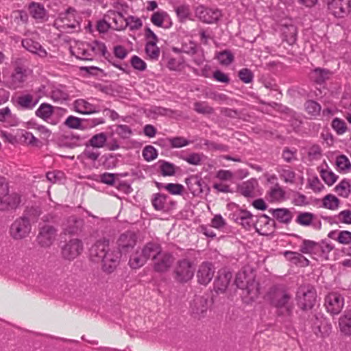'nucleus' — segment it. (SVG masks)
Listing matches in <instances>:
<instances>
[{"instance_id":"1","label":"nucleus","mask_w":351,"mask_h":351,"mask_svg":"<svg viewBox=\"0 0 351 351\" xmlns=\"http://www.w3.org/2000/svg\"><path fill=\"white\" fill-rule=\"evenodd\" d=\"M90 256L94 261L102 263V269L108 274L112 273L119 264L121 253L109 247V240L97 241L90 249Z\"/></svg>"},{"instance_id":"2","label":"nucleus","mask_w":351,"mask_h":351,"mask_svg":"<svg viewBox=\"0 0 351 351\" xmlns=\"http://www.w3.org/2000/svg\"><path fill=\"white\" fill-rule=\"evenodd\" d=\"M237 287L243 290V295L249 296L251 300L256 298L259 294V285L255 280V275L252 271H239L234 280Z\"/></svg>"},{"instance_id":"3","label":"nucleus","mask_w":351,"mask_h":351,"mask_svg":"<svg viewBox=\"0 0 351 351\" xmlns=\"http://www.w3.org/2000/svg\"><path fill=\"white\" fill-rule=\"evenodd\" d=\"M267 296L270 302L274 306L277 308L285 307L287 315H291L293 306H287L291 298V295L284 286L276 285L271 287Z\"/></svg>"},{"instance_id":"4","label":"nucleus","mask_w":351,"mask_h":351,"mask_svg":"<svg viewBox=\"0 0 351 351\" xmlns=\"http://www.w3.org/2000/svg\"><path fill=\"white\" fill-rule=\"evenodd\" d=\"M296 301L298 306L302 311L311 310L317 301L315 288L310 284L301 285L296 293Z\"/></svg>"},{"instance_id":"5","label":"nucleus","mask_w":351,"mask_h":351,"mask_svg":"<svg viewBox=\"0 0 351 351\" xmlns=\"http://www.w3.org/2000/svg\"><path fill=\"white\" fill-rule=\"evenodd\" d=\"M32 230V224L29 219L26 216L17 218L10 228V237L16 241L27 238Z\"/></svg>"},{"instance_id":"6","label":"nucleus","mask_w":351,"mask_h":351,"mask_svg":"<svg viewBox=\"0 0 351 351\" xmlns=\"http://www.w3.org/2000/svg\"><path fill=\"white\" fill-rule=\"evenodd\" d=\"M58 230L50 224L39 225L38 233L36 241L37 244L43 248L51 247L56 239Z\"/></svg>"},{"instance_id":"7","label":"nucleus","mask_w":351,"mask_h":351,"mask_svg":"<svg viewBox=\"0 0 351 351\" xmlns=\"http://www.w3.org/2000/svg\"><path fill=\"white\" fill-rule=\"evenodd\" d=\"M84 250L82 240L75 238L65 242L61 247V256L65 261H71L78 257Z\"/></svg>"},{"instance_id":"8","label":"nucleus","mask_w":351,"mask_h":351,"mask_svg":"<svg viewBox=\"0 0 351 351\" xmlns=\"http://www.w3.org/2000/svg\"><path fill=\"white\" fill-rule=\"evenodd\" d=\"M194 266L188 259H182L177 262L174 269V278L179 282H186L194 275Z\"/></svg>"},{"instance_id":"9","label":"nucleus","mask_w":351,"mask_h":351,"mask_svg":"<svg viewBox=\"0 0 351 351\" xmlns=\"http://www.w3.org/2000/svg\"><path fill=\"white\" fill-rule=\"evenodd\" d=\"M195 14L202 23L212 24L217 23L221 17V12L219 9H213L202 5L195 10Z\"/></svg>"},{"instance_id":"10","label":"nucleus","mask_w":351,"mask_h":351,"mask_svg":"<svg viewBox=\"0 0 351 351\" xmlns=\"http://www.w3.org/2000/svg\"><path fill=\"white\" fill-rule=\"evenodd\" d=\"M137 235L132 231H126L120 234L117 244L121 254L130 252L136 245Z\"/></svg>"},{"instance_id":"11","label":"nucleus","mask_w":351,"mask_h":351,"mask_svg":"<svg viewBox=\"0 0 351 351\" xmlns=\"http://www.w3.org/2000/svg\"><path fill=\"white\" fill-rule=\"evenodd\" d=\"M344 305V298L339 293L332 292L326 295L325 306L327 311L332 315L339 314Z\"/></svg>"},{"instance_id":"12","label":"nucleus","mask_w":351,"mask_h":351,"mask_svg":"<svg viewBox=\"0 0 351 351\" xmlns=\"http://www.w3.org/2000/svg\"><path fill=\"white\" fill-rule=\"evenodd\" d=\"M276 223L266 215L255 216L254 226L256 231L261 235L267 236L274 231Z\"/></svg>"},{"instance_id":"13","label":"nucleus","mask_w":351,"mask_h":351,"mask_svg":"<svg viewBox=\"0 0 351 351\" xmlns=\"http://www.w3.org/2000/svg\"><path fill=\"white\" fill-rule=\"evenodd\" d=\"M215 273V268L210 262L202 263L197 272V281L201 285H206L213 279Z\"/></svg>"},{"instance_id":"14","label":"nucleus","mask_w":351,"mask_h":351,"mask_svg":"<svg viewBox=\"0 0 351 351\" xmlns=\"http://www.w3.org/2000/svg\"><path fill=\"white\" fill-rule=\"evenodd\" d=\"M84 226V221L83 219L75 216H71L64 223L63 231L66 234H79L83 231Z\"/></svg>"},{"instance_id":"15","label":"nucleus","mask_w":351,"mask_h":351,"mask_svg":"<svg viewBox=\"0 0 351 351\" xmlns=\"http://www.w3.org/2000/svg\"><path fill=\"white\" fill-rule=\"evenodd\" d=\"M310 323L312 326L317 330L315 333L322 337L328 335L330 330V326L328 324L326 319L322 313H314L310 319Z\"/></svg>"},{"instance_id":"16","label":"nucleus","mask_w":351,"mask_h":351,"mask_svg":"<svg viewBox=\"0 0 351 351\" xmlns=\"http://www.w3.org/2000/svg\"><path fill=\"white\" fill-rule=\"evenodd\" d=\"M173 261L174 258L171 254L161 252L154 261V269L157 272H165L169 270Z\"/></svg>"},{"instance_id":"17","label":"nucleus","mask_w":351,"mask_h":351,"mask_svg":"<svg viewBox=\"0 0 351 351\" xmlns=\"http://www.w3.org/2000/svg\"><path fill=\"white\" fill-rule=\"evenodd\" d=\"M232 274L227 269L219 270L217 278L214 282V289L217 292L223 293L228 288L232 280Z\"/></svg>"},{"instance_id":"18","label":"nucleus","mask_w":351,"mask_h":351,"mask_svg":"<svg viewBox=\"0 0 351 351\" xmlns=\"http://www.w3.org/2000/svg\"><path fill=\"white\" fill-rule=\"evenodd\" d=\"M26 77L27 70L21 66H16L11 75L8 87L14 90L21 88L26 80Z\"/></svg>"},{"instance_id":"19","label":"nucleus","mask_w":351,"mask_h":351,"mask_svg":"<svg viewBox=\"0 0 351 351\" xmlns=\"http://www.w3.org/2000/svg\"><path fill=\"white\" fill-rule=\"evenodd\" d=\"M233 219L247 230L254 226L255 216L247 210H241L238 213L233 214Z\"/></svg>"},{"instance_id":"20","label":"nucleus","mask_w":351,"mask_h":351,"mask_svg":"<svg viewBox=\"0 0 351 351\" xmlns=\"http://www.w3.org/2000/svg\"><path fill=\"white\" fill-rule=\"evenodd\" d=\"M191 309L195 317L204 316L208 309V300L204 296H195L191 304Z\"/></svg>"},{"instance_id":"21","label":"nucleus","mask_w":351,"mask_h":351,"mask_svg":"<svg viewBox=\"0 0 351 351\" xmlns=\"http://www.w3.org/2000/svg\"><path fill=\"white\" fill-rule=\"evenodd\" d=\"M20 202L21 198L17 193H13L10 194L8 192L7 195L0 198V210L16 208L20 204Z\"/></svg>"},{"instance_id":"22","label":"nucleus","mask_w":351,"mask_h":351,"mask_svg":"<svg viewBox=\"0 0 351 351\" xmlns=\"http://www.w3.org/2000/svg\"><path fill=\"white\" fill-rule=\"evenodd\" d=\"M185 183L193 195H199L203 193V186L205 183L197 176H191L185 179Z\"/></svg>"},{"instance_id":"23","label":"nucleus","mask_w":351,"mask_h":351,"mask_svg":"<svg viewBox=\"0 0 351 351\" xmlns=\"http://www.w3.org/2000/svg\"><path fill=\"white\" fill-rule=\"evenodd\" d=\"M330 12L338 18H342L348 14V11L345 9V2L343 0H325Z\"/></svg>"},{"instance_id":"24","label":"nucleus","mask_w":351,"mask_h":351,"mask_svg":"<svg viewBox=\"0 0 351 351\" xmlns=\"http://www.w3.org/2000/svg\"><path fill=\"white\" fill-rule=\"evenodd\" d=\"M22 46L31 53L37 54L41 58L46 57L47 53L40 44L32 39H25L22 41Z\"/></svg>"},{"instance_id":"25","label":"nucleus","mask_w":351,"mask_h":351,"mask_svg":"<svg viewBox=\"0 0 351 351\" xmlns=\"http://www.w3.org/2000/svg\"><path fill=\"white\" fill-rule=\"evenodd\" d=\"M340 332L345 336H351V310H346L339 319Z\"/></svg>"},{"instance_id":"26","label":"nucleus","mask_w":351,"mask_h":351,"mask_svg":"<svg viewBox=\"0 0 351 351\" xmlns=\"http://www.w3.org/2000/svg\"><path fill=\"white\" fill-rule=\"evenodd\" d=\"M75 108L77 112L84 114L97 113L100 111L99 108L84 99L76 100L75 101Z\"/></svg>"},{"instance_id":"27","label":"nucleus","mask_w":351,"mask_h":351,"mask_svg":"<svg viewBox=\"0 0 351 351\" xmlns=\"http://www.w3.org/2000/svg\"><path fill=\"white\" fill-rule=\"evenodd\" d=\"M269 211L280 223L288 224L292 220L293 214L288 208H271Z\"/></svg>"},{"instance_id":"28","label":"nucleus","mask_w":351,"mask_h":351,"mask_svg":"<svg viewBox=\"0 0 351 351\" xmlns=\"http://www.w3.org/2000/svg\"><path fill=\"white\" fill-rule=\"evenodd\" d=\"M162 252L161 247L159 244L154 242L147 243L141 250V252L145 258L146 261L149 258H152L154 261L156 256Z\"/></svg>"},{"instance_id":"29","label":"nucleus","mask_w":351,"mask_h":351,"mask_svg":"<svg viewBox=\"0 0 351 351\" xmlns=\"http://www.w3.org/2000/svg\"><path fill=\"white\" fill-rule=\"evenodd\" d=\"M257 185V180L252 178L243 182L241 185L239 186L238 189L240 193L243 196L246 197H253L254 189Z\"/></svg>"},{"instance_id":"30","label":"nucleus","mask_w":351,"mask_h":351,"mask_svg":"<svg viewBox=\"0 0 351 351\" xmlns=\"http://www.w3.org/2000/svg\"><path fill=\"white\" fill-rule=\"evenodd\" d=\"M285 256L293 264L299 265L302 267L308 266L310 263L309 261L299 252L286 251Z\"/></svg>"},{"instance_id":"31","label":"nucleus","mask_w":351,"mask_h":351,"mask_svg":"<svg viewBox=\"0 0 351 351\" xmlns=\"http://www.w3.org/2000/svg\"><path fill=\"white\" fill-rule=\"evenodd\" d=\"M318 242L304 239L300 245V251L303 254H308L311 256H318Z\"/></svg>"},{"instance_id":"32","label":"nucleus","mask_w":351,"mask_h":351,"mask_svg":"<svg viewBox=\"0 0 351 351\" xmlns=\"http://www.w3.org/2000/svg\"><path fill=\"white\" fill-rule=\"evenodd\" d=\"M39 98L34 99L30 94L19 96L17 99L18 105L23 109H32L38 102Z\"/></svg>"},{"instance_id":"33","label":"nucleus","mask_w":351,"mask_h":351,"mask_svg":"<svg viewBox=\"0 0 351 351\" xmlns=\"http://www.w3.org/2000/svg\"><path fill=\"white\" fill-rule=\"evenodd\" d=\"M167 195L162 193H156L154 195L152 200V205L156 210H162L167 212L169 207L167 204Z\"/></svg>"},{"instance_id":"34","label":"nucleus","mask_w":351,"mask_h":351,"mask_svg":"<svg viewBox=\"0 0 351 351\" xmlns=\"http://www.w3.org/2000/svg\"><path fill=\"white\" fill-rule=\"evenodd\" d=\"M107 141V135L104 132H101L93 135L88 143H86V147L91 146L94 148H101L106 145Z\"/></svg>"},{"instance_id":"35","label":"nucleus","mask_w":351,"mask_h":351,"mask_svg":"<svg viewBox=\"0 0 351 351\" xmlns=\"http://www.w3.org/2000/svg\"><path fill=\"white\" fill-rule=\"evenodd\" d=\"M330 74L328 69L316 68L311 73V78L316 84H322L329 78Z\"/></svg>"},{"instance_id":"36","label":"nucleus","mask_w":351,"mask_h":351,"mask_svg":"<svg viewBox=\"0 0 351 351\" xmlns=\"http://www.w3.org/2000/svg\"><path fill=\"white\" fill-rule=\"evenodd\" d=\"M53 113V106L47 104L43 103L36 111V115L44 121H48Z\"/></svg>"},{"instance_id":"37","label":"nucleus","mask_w":351,"mask_h":351,"mask_svg":"<svg viewBox=\"0 0 351 351\" xmlns=\"http://www.w3.org/2000/svg\"><path fill=\"white\" fill-rule=\"evenodd\" d=\"M143 26V22L140 18L134 16H129L125 19L124 26L121 25L119 29H125L129 27L131 31L138 30Z\"/></svg>"},{"instance_id":"38","label":"nucleus","mask_w":351,"mask_h":351,"mask_svg":"<svg viewBox=\"0 0 351 351\" xmlns=\"http://www.w3.org/2000/svg\"><path fill=\"white\" fill-rule=\"evenodd\" d=\"M282 34L284 39L289 45H292L296 41L297 36V28L293 25H286L282 29Z\"/></svg>"},{"instance_id":"39","label":"nucleus","mask_w":351,"mask_h":351,"mask_svg":"<svg viewBox=\"0 0 351 351\" xmlns=\"http://www.w3.org/2000/svg\"><path fill=\"white\" fill-rule=\"evenodd\" d=\"M335 191L339 196L344 198L348 197L351 193V185L349 180L347 179L342 180L340 183L335 186Z\"/></svg>"},{"instance_id":"40","label":"nucleus","mask_w":351,"mask_h":351,"mask_svg":"<svg viewBox=\"0 0 351 351\" xmlns=\"http://www.w3.org/2000/svg\"><path fill=\"white\" fill-rule=\"evenodd\" d=\"M146 259L141 251H136L131 255L129 260V265L132 269H138L143 266L146 263Z\"/></svg>"},{"instance_id":"41","label":"nucleus","mask_w":351,"mask_h":351,"mask_svg":"<svg viewBox=\"0 0 351 351\" xmlns=\"http://www.w3.org/2000/svg\"><path fill=\"white\" fill-rule=\"evenodd\" d=\"M176 14L179 19V21L184 23L186 19H189L191 16V12L189 5H180L175 8Z\"/></svg>"},{"instance_id":"42","label":"nucleus","mask_w":351,"mask_h":351,"mask_svg":"<svg viewBox=\"0 0 351 351\" xmlns=\"http://www.w3.org/2000/svg\"><path fill=\"white\" fill-rule=\"evenodd\" d=\"M87 121L85 119H80L73 116H69L65 121L64 124L71 129H86L84 122Z\"/></svg>"},{"instance_id":"43","label":"nucleus","mask_w":351,"mask_h":351,"mask_svg":"<svg viewBox=\"0 0 351 351\" xmlns=\"http://www.w3.org/2000/svg\"><path fill=\"white\" fill-rule=\"evenodd\" d=\"M167 20H169V16L165 11L156 12L151 16L152 23L157 27H163Z\"/></svg>"},{"instance_id":"44","label":"nucleus","mask_w":351,"mask_h":351,"mask_svg":"<svg viewBox=\"0 0 351 351\" xmlns=\"http://www.w3.org/2000/svg\"><path fill=\"white\" fill-rule=\"evenodd\" d=\"M90 48L95 53H101L105 59L110 58V53L108 51L106 46L104 43L95 40L90 45Z\"/></svg>"},{"instance_id":"45","label":"nucleus","mask_w":351,"mask_h":351,"mask_svg":"<svg viewBox=\"0 0 351 351\" xmlns=\"http://www.w3.org/2000/svg\"><path fill=\"white\" fill-rule=\"evenodd\" d=\"M154 41H147L145 45V53L152 60H158L160 55V49Z\"/></svg>"},{"instance_id":"46","label":"nucleus","mask_w":351,"mask_h":351,"mask_svg":"<svg viewBox=\"0 0 351 351\" xmlns=\"http://www.w3.org/2000/svg\"><path fill=\"white\" fill-rule=\"evenodd\" d=\"M314 218L315 215L313 213L308 212L300 213L298 215L295 221L301 226H308L313 224Z\"/></svg>"},{"instance_id":"47","label":"nucleus","mask_w":351,"mask_h":351,"mask_svg":"<svg viewBox=\"0 0 351 351\" xmlns=\"http://www.w3.org/2000/svg\"><path fill=\"white\" fill-rule=\"evenodd\" d=\"M160 173L163 176H172L176 173L175 165L165 160H160Z\"/></svg>"},{"instance_id":"48","label":"nucleus","mask_w":351,"mask_h":351,"mask_svg":"<svg viewBox=\"0 0 351 351\" xmlns=\"http://www.w3.org/2000/svg\"><path fill=\"white\" fill-rule=\"evenodd\" d=\"M339 203V199L331 194L326 195L322 202L323 206L330 210H335L338 208Z\"/></svg>"},{"instance_id":"49","label":"nucleus","mask_w":351,"mask_h":351,"mask_svg":"<svg viewBox=\"0 0 351 351\" xmlns=\"http://www.w3.org/2000/svg\"><path fill=\"white\" fill-rule=\"evenodd\" d=\"M29 11L32 16L35 19H41L45 16L44 6L40 3H32L29 5Z\"/></svg>"},{"instance_id":"50","label":"nucleus","mask_w":351,"mask_h":351,"mask_svg":"<svg viewBox=\"0 0 351 351\" xmlns=\"http://www.w3.org/2000/svg\"><path fill=\"white\" fill-rule=\"evenodd\" d=\"M318 256L324 259H328V253L334 249V246L331 243H328L326 240L318 242Z\"/></svg>"},{"instance_id":"51","label":"nucleus","mask_w":351,"mask_h":351,"mask_svg":"<svg viewBox=\"0 0 351 351\" xmlns=\"http://www.w3.org/2000/svg\"><path fill=\"white\" fill-rule=\"evenodd\" d=\"M194 110L202 114H211L215 112L214 108L208 106L206 101L195 102L194 104Z\"/></svg>"},{"instance_id":"52","label":"nucleus","mask_w":351,"mask_h":351,"mask_svg":"<svg viewBox=\"0 0 351 351\" xmlns=\"http://www.w3.org/2000/svg\"><path fill=\"white\" fill-rule=\"evenodd\" d=\"M112 16V21L115 24L114 29L117 31L124 30L125 29H119V27L125 25V18L123 16V14L121 12H115L114 11H109L108 16L111 18Z\"/></svg>"},{"instance_id":"53","label":"nucleus","mask_w":351,"mask_h":351,"mask_svg":"<svg viewBox=\"0 0 351 351\" xmlns=\"http://www.w3.org/2000/svg\"><path fill=\"white\" fill-rule=\"evenodd\" d=\"M320 176L325 183L328 186H332L338 178V176L332 171L324 169L320 170Z\"/></svg>"},{"instance_id":"54","label":"nucleus","mask_w":351,"mask_h":351,"mask_svg":"<svg viewBox=\"0 0 351 351\" xmlns=\"http://www.w3.org/2000/svg\"><path fill=\"white\" fill-rule=\"evenodd\" d=\"M268 194L271 201H279L284 199L285 193L277 184L271 189Z\"/></svg>"},{"instance_id":"55","label":"nucleus","mask_w":351,"mask_h":351,"mask_svg":"<svg viewBox=\"0 0 351 351\" xmlns=\"http://www.w3.org/2000/svg\"><path fill=\"white\" fill-rule=\"evenodd\" d=\"M304 106L306 112L312 116H317L320 113L321 106L315 101L308 100Z\"/></svg>"},{"instance_id":"56","label":"nucleus","mask_w":351,"mask_h":351,"mask_svg":"<svg viewBox=\"0 0 351 351\" xmlns=\"http://www.w3.org/2000/svg\"><path fill=\"white\" fill-rule=\"evenodd\" d=\"M51 97L54 101H63L68 99L69 94L62 88H56L51 91Z\"/></svg>"},{"instance_id":"57","label":"nucleus","mask_w":351,"mask_h":351,"mask_svg":"<svg viewBox=\"0 0 351 351\" xmlns=\"http://www.w3.org/2000/svg\"><path fill=\"white\" fill-rule=\"evenodd\" d=\"M217 59L221 64L228 66L233 62L234 56L230 51L225 50L218 53Z\"/></svg>"},{"instance_id":"58","label":"nucleus","mask_w":351,"mask_h":351,"mask_svg":"<svg viewBox=\"0 0 351 351\" xmlns=\"http://www.w3.org/2000/svg\"><path fill=\"white\" fill-rule=\"evenodd\" d=\"M167 141L169 143L171 148H180L189 144V141L182 136L169 138Z\"/></svg>"},{"instance_id":"59","label":"nucleus","mask_w":351,"mask_h":351,"mask_svg":"<svg viewBox=\"0 0 351 351\" xmlns=\"http://www.w3.org/2000/svg\"><path fill=\"white\" fill-rule=\"evenodd\" d=\"M238 76L239 79L245 84H249L252 82L254 74L252 71L247 69L243 68L239 71Z\"/></svg>"},{"instance_id":"60","label":"nucleus","mask_w":351,"mask_h":351,"mask_svg":"<svg viewBox=\"0 0 351 351\" xmlns=\"http://www.w3.org/2000/svg\"><path fill=\"white\" fill-rule=\"evenodd\" d=\"M158 156L156 149L152 145L145 146L143 149V156L146 161H151Z\"/></svg>"},{"instance_id":"61","label":"nucleus","mask_w":351,"mask_h":351,"mask_svg":"<svg viewBox=\"0 0 351 351\" xmlns=\"http://www.w3.org/2000/svg\"><path fill=\"white\" fill-rule=\"evenodd\" d=\"M332 127L338 134H343L347 130L346 123L339 118H335L332 120Z\"/></svg>"},{"instance_id":"62","label":"nucleus","mask_w":351,"mask_h":351,"mask_svg":"<svg viewBox=\"0 0 351 351\" xmlns=\"http://www.w3.org/2000/svg\"><path fill=\"white\" fill-rule=\"evenodd\" d=\"M336 165L342 171L351 169V163L345 155H341L337 158Z\"/></svg>"},{"instance_id":"63","label":"nucleus","mask_w":351,"mask_h":351,"mask_svg":"<svg viewBox=\"0 0 351 351\" xmlns=\"http://www.w3.org/2000/svg\"><path fill=\"white\" fill-rule=\"evenodd\" d=\"M203 156V154H201L192 153L186 157H183L182 159L190 165H199L201 164Z\"/></svg>"},{"instance_id":"64","label":"nucleus","mask_w":351,"mask_h":351,"mask_svg":"<svg viewBox=\"0 0 351 351\" xmlns=\"http://www.w3.org/2000/svg\"><path fill=\"white\" fill-rule=\"evenodd\" d=\"M337 241L341 244H350L351 243V232L348 230L340 231L337 237Z\"/></svg>"}]
</instances>
